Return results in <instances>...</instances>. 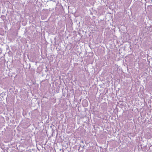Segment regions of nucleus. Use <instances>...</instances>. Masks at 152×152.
<instances>
[{
    "mask_svg": "<svg viewBox=\"0 0 152 152\" xmlns=\"http://www.w3.org/2000/svg\"><path fill=\"white\" fill-rule=\"evenodd\" d=\"M86 105H88V102H87L86 101Z\"/></svg>",
    "mask_w": 152,
    "mask_h": 152,
    "instance_id": "f257e3e1",
    "label": "nucleus"
}]
</instances>
